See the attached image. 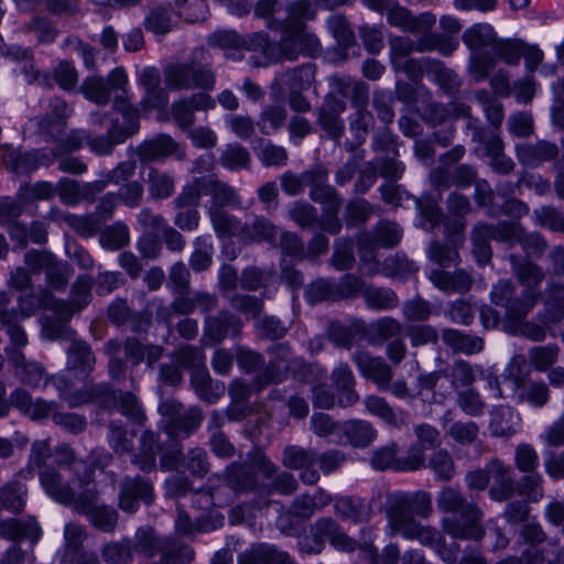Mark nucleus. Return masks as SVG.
<instances>
[{"instance_id": "nucleus-16", "label": "nucleus", "mask_w": 564, "mask_h": 564, "mask_svg": "<svg viewBox=\"0 0 564 564\" xmlns=\"http://www.w3.org/2000/svg\"><path fill=\"white\" fill-rule=\"evenodd\" d=\"M164 83L170 90H208L215 86V76L209 69L198 68L188 63H175L164 68Z\"/></svg>"}, {"instance_id": "nucleus-59", "label": "nucleus", "mask_w": 564, "mask_h": 564, "mask_svg": "<svg viewBox=\"0 0 564 564\" xmlns=\"http://www.w3.org/2000/svg\"><path fill=\"white\" fill-rule=\"evenodd\" d=\"M129 242V229L117 223L100 235V245L108 250H118Z\"/></svg>"}, {"instance_id": "nucleus-17", "label": "nucleus", "mask_w": 564, "mask_h": 564, "mask_svg": "<svg viewBox=\"0 0 564 564\" xmlns=\"http://www.w3.org/2000/svg\"><path fill=\"white\" fill-rule=\"evenodd\" d=\"M135 550L149 557L156 553L162 554L163 564H184L191 561L193 553L188 547L182 546L174 554V545L170 540H159L151 528L139 529L135 533Z\"/></svg>"}, {"instance_id": "nucleus-51", "label": "nucleus", "mask_w": 564, "mask_h": 564, "mask_svg": "<svg viewBox=\"0 0 564 564\" xmlns=\"http://www.w3.org/2000/svg\"><path fill=\"white\" fill-rule=\"evenodd\" d=\"M67 361L73 369L88 372L93 369L95 358L84 341L73 340L67 348Z\"/></svg>"}, {"instance_id": "nucleus-9", "label": "nucleus", "mask_w": 564, "mask_h": 564, "mask_svg": "<svg viewBox=\"0 0 564 564\" xmlns=\"http://www.w3.org/2000/svg\"><path fill=\"white\" fill-rule=\"evenodd\" d=\"M272 359L268 368L257 378L252 387L241 380H234L229 388L232 400L239 402L249 398L252 390L259 391L270 382H278L286 378L290 371H294L300 366V360L292 358L289 347L278 345L271 351Z\"/></svg>"}, {"instance_id": "nucleus-1", "label": "nucleus", "mask_w": 564, "mask_h": 564, "mask_svg": "<svg viewBox=\"0 0 564 564\" xmlns=\"http://www.w3.org/2000/svg\"><path fill=\"white\" fill-rule=\"evenodd\" d=\"M282 36L279 44L269 42L267 34L253 33L241 37L231 30H221L213 33L209 43L226 51V57L234 61L242 59L249 53L254 66H268L282 59L293 61L299 54H312L319 47L318 39L306 31L304 23L291 19L290 9L288 18L280 24Z\"/></svg>"}, {"instance_id": "nucleus-27", "label": "nucleus", "mask_w": 564, "mask_h": 564, "mask_svg": "<svg viewBox=\"0 0 564 564\" xmlns=\"http://www.w3.org/2000/svg\"><path fill=\"white\" fill-rule=\"evenodd\" d=\"M415 434L419 445H414L410 448L402 465L398 466L401 470H415L423 467L425 462L424 451L434 448L441 444L438 431L429 424L417 425L415 427Z\"/></svg>"}, {"instance_id": "nucleus-8", "label": "nucleus", "mask_w": 564, "mask_h": 564, "mask_svg": "<svg viewBox=\"0 0 564 564\" xmlns=\"http://www.w3.org/2000/svg\"><path fill=\"white\" fill-rule=\"evenodd\" d=\"M519 371L520 361L514 358L506 368L501 382L497 378L489 380L491 395L496 399L505 398V388L508 387L512 392L511 398L518 403H527L533 408L544 406L550 398L547 386L544 382H524L520 379Z\"/></svg>"}, {"instance_id": "nucleus-37", "label": "nucleus", "mask_w": 564, "mask_h": 564, "mask_svg": "<svg viewBox=\"0 0 564 564\" xmlns=\"http://www.w3.org/2000/svg\"><path fill=\"white\" fill-rule=\"evenodd\" d=\"M345 110V102L335 97H327L319 110L318 121L322 128L332 137L338 138L343 130V122L338 116Z\"/></svg>"}, {"instance_id": "nucleus-7", "label": "nucleus", "mask_w": 564, "mask_h": 564, "mask_svg": "<svg viewBox=\"0 0 564 564\" xmlns=\"http://www.w3.org/2000/svg\"><path fill=\"white\" fill-rule=\"evenodd\" d=\"M491 239L509 243L519 242L528 256L540 253L544 247V240L535 234L525 236L522 228L516 224H500L494 230L487 225H478L473 232V253L479 265H485L491 259L489 241Z\"/></svg>"}, {"instance_id": "nucleus-36", "label": "nucleus", "mask_w": 564, "mask_h": 564, "mask_svg": "<svg viewBox=\"0 0 564 564\" xmlns=\"http://www.w3.org/2000/svg\"><path fill=\"white\" fill-rule=\"evenodd\" d=\"M516 149L518 160L528 167H535L542 162L551 160L557 153L555 144L544 141L539 142L536 145L519 144Z\"/></svg>"}, {"instance_id": "nucleus-30", "label": "nucleus", "mask_w": 564, "mask_h": 564, "mask_svg": "<svg viewBox=\"0 0 564 564\" xmlns=\"http://www.w3.org/2000/svg\"><path fill=\"white\" fill-rule=\"evenodd\" d=\"M354 361L361 376L371 379L380 390H388L392 378L391 368L380 358H372L368 352L358 351Z\"/></svg>"}, {"instance_id": "nucleus-42", "label": "nucleus", "mask_w": 564, "mask_h": 564, "mask_svg": "<svg viewBox=\"0 0 564 564\" xmlns=\"http://www.w3.org/2000/svg\"><path fill=\"white\" fill-rule=\"evenodd\" d=\"M98 495V490L96 489V494L94 499L89 501L87 505H79L75 501H70L68 505H74L77 509L88 513L90 522L104 530L110 531L115 528L117 523V513L115 510L106 507H96L95 501Z\"/></svg>"}, {"instance_id": "nucleus-28", "label": "nucleus", "mask_w": 564, "mask_h": 564, "mask_svg": "<svg viewBox=\"0 0 564 564\" xmlns=\"http://www.w3.org/2000/svg\"><path fill=\"white\" fill-rule=\"evenodd\" d=\"M138 154L144 162L161 161L170 156L182 160L184 150L167 134H159L144 140L138 148Z\"/></svg>"}, {"instance_id": "nucleus-19", "label": "nucleus", "mask_w": 564, "mask_h": 564, "mask_svg": "<svg viewBox=\"0 0 564 564\" xmlns=\"http://www.w3.org/2000/svg\"><path fill=\"white\" fill-rule=\"evenodd\" d=\"M159 411L162 415L161 424L171 437L180 433L187 435L199 425L202 419L197 409L185 410L181 403L174 400L161 403Z\"/></svg>"}, {"instance_id": "nucleus-53", "label": "nucleus", "mask_w": 564, "mask_h": 564, "mask_svg": "<svg viewBox=\"0 0 564 564\" xmlns=\"http://www.w3.org/2000/svg\"><path fill=\"white\" fill-rule=\"evenodd\" d=\"M213 242L210 236L197 237L189 264L194 271L206 270L212 264Z\"/></svg>"}, {"instance_id": "nucleus-52", "label": "nucleus", "mask_w": 564, "mask_h": 564, "mask_svg": "<svg viewBox=\"0 0 564 564\" xmlns=\"http://www.w3.org/2000/svg\"><path fill=\"white\" fill-rule=\"evenodd\" d=\"M3 162L8 169L24 174L36 170L40 165L34 153H19L13 149H6Z\"/></svg>"}, {"instance_id": "nucleus-20", "label": "nucleus", "mask_w": 564, "mask_h": 564, "mask_svg": "<svg viewBox=\"0 0 564 564\" xmlns=\"http://www.w3.org/2000/svg\"><path fill=\"white\" fill-rule=\"evenodd\" d=\"M176 360L184 367L193 368L192 384L197 395L212 403L215 401L214 394L210 392L212 379L204 366L205 356L198 348L186 346L176 352Z\"/></svg>"}, {"instance_id": "nucleus-18", "label": "nucleus", "mask_w": 564, "mask_h": 564, "mask_svg": "<svg viewBox=\"0 0 564 564\" xmlns=\"http://www.w3.org/2000/svg\"><path fill=\"white\" fill-rule=\"evenodd\" d=\"M307 177H314L315 184L311 191V197L324 204V216L322 227L330 234H337L340 229V221L337 217V209L340 204L335 191L325 184L327 173L324 169L317 167L308 172Z\"/></svg>"}, {"instance_id": "nucleus-64", "label": "nucleus", "mask_w": 564, "mask_h": 564, "mask_svg": "<svg viewBox=\"0 0 564 564\" xmlns=\"http://www.w3.org/2000/svg\"><path fill=\"white\" fill-rule=\"evenodd\" d=\"M522 48L520 44L510 40H498L494 43L489 56L499 57L507 64H516L520 59Z\"/></svg>"}, {"instance_id": "nucleus-21", "label": "nucleus", "mask_w": 564, "mask_h": 564, "mask_svg": "<svg viewBox=\"0 0 564 564\" xmlns=\"http://www.w3.org/2000/svg\"><path fill=\"white\" fill-rule=\"evenodd\" d=\"M514 463L520 471L530 474L523 478V491L530 500L538 501L542 498L543 492L540 487L542 478L535 473L539 467L536 451L530 444H519L514 453Z\"/></svg>"}, {"instance_id": "nucleus-40", "label": "nucleus", "mask_w": 564, "mask_h": 564, "mask_svg": "<svg viewBox=\"0 0 564 564\" xmlns=\"http://www.w3.org/2000/svg\"><path fill=\"white\" fill-rule=\"evenodd\" d=\"M0 534L10 540L29 538L36 543L42 535L39 522L34 518L24 521H4L0 524Z\"/></svg>"}, {"instance_id": "nucleus-11", "label": "nucleus", "mask_w": 564, "mask_h": 564, "mask_svg": "<svg viewBox=\"0 0 564 564\" xmlns=\"http://www.w3.org/2000/svg\"><path fill=\"white\" fill-rule=\"evenodd\" d=\"M510 466L505 465L499 459H492L486 465L484 469H477L466 476L468 488L484 490L490 479L494 485L490 488L489 495L492 500L505 501L513 492V480L510 476Z\"/></svg>"}, {"instance_id": "nucleus-45", "label": "nucleus", "mask_w": 564, "mask_h": 564, "mask_svg": "<svg viewBox=\"0 0 564 564\" xmlns=\"http://www.w3.org/2000/svg\"><path fill=\"white\" fill-rule=\"evenodd\" d=\"M176 22L177 14L170 7H158L150 11L144 25L150 32L162 35L170 32Z\"/></svg>"}, {"instance_id": "nucleus-12", "label": "nucleus", "mask_w": 564, "mask_h": 564, "mask_svg": "<svg viewBox=\"0 0 564 564\" xmlns=\"http://www.w3.org/2000/svg\"><path fill=\"white\" fill-rule=\"evenodd\" d=\"M120 99L121 97L116 99L115 107L121 115L122 124L119 126L118 119H116V121H112L107 137L101 135L89 140V149L96 154H109L116 144L122 143L139 130L138 110L126 105Z\"/></svg>"}, {"instance_id": "nucleus-56", "label": "nucleus", "mask_w": 564, "mask_h": 564, "mask_svg": "<svg viewBox=\"0 0 564 564\" xmlns=\"http://www.w3.org/2000/svg\"><path fill=\"white\" fill-rule=\"evenodd\" d=\"M314 77L315 68L313 65L307 64L286 72L282 76V83L289 85L291 90H304L311 86Z\"/></svg>"}, {"instance_id": "nucleus-57", "label": "nucleus", "mask_w": 564, "mask_h": 564, "mask_svg": "<svg viewBox=\"0 0 564 564\" xmlns=\"http://www.w3.org/2000/svg\"><path fill=\"white\" fill-rule=\"evenodd\" d=\"M156 457V442L152 432H145L141 437V453L134 456L132 463L147 471L154 467Z\"/></svg>"}, {"instance_id": "nucleus-54", "label": "nucleus", "mask_w": 564, "mask_h": 564, "mask_svg": "<svg viewBox=\"0 0 564 564\" xmlns=\"http://www.w3.org/2000/svg\"><path fill=\"white\" fill-rule=\"evenodd\" d=\"M558 357V347L555 345L538 346L529 351V360L531 366L540 371H546L554 365Z\"/></svg>"}, {"instance_id": "nucleus-3", "label": "nucleus", "mask_w": 564, "mask_h": 564, "mask_svg": "<svg viewBox=\"0 0 564 564\" xmlns=\"http://www.w3.org/2000/svg\"><path fill=\"white\" fill-rule=\"evenodd\" d=\"M54 463L56 467L40 471L41 485L48 497L59 503L75 501L79 505H87L94 499L93 470L84 460L76 459L67 445L55 449Z\"/></svg>"}, {"instance_id": "nucleus-22", "label": "nucleus", "mask_w": 564, "mask_h": 564, "mask_svg": "<svg viewBox=\"0 0 564 564\" xmlns=\"http://www.w3.org/2000/svg\"><path fill=\"white\" fill-rule=\"evenodd\" d=\"M314 545H308V538L300 541V547L303 552L318 553L322 550V544L325 539L329 540L330 544L340 551H351L355 549V542L341 532L337 524L330 519H322L317 521L313 528Z\"/></svg>"}, {"instance_id": "nucleus-46", "label": "nucleus", "mask_w": 564, "mask_h": 564, "mask_svg": "<svg viewBox=\"0 0 564 564\" xmlns=\"http://www.w3.org/2000/svg\"><path fill=\"white\" fill-rule=\"evenodd\" d=\"M289 556L273 545L259 544L252 547L250 555L245 554L239 564H286Z\"/></svg>"}, {"instance_id": "nucleus-48", "label": "nucleus", "mask_w": 564, "mask_h": 564, "mask_svg": "<svg viewBox=\"0 0 564 564\" xmlns=\"http://www.w3.org/2000/svg\"><path fill=\"white\" fill-rule=\"evenodd\" d=\"M443 339L454 350L464 354L479 352L484 347L481 338L463 334L456 329L445 330Z\"/></svg>"}, {"instance_id": "nucleus-31", "label": "nucleus", "mask_w": 564, "mask_h": 564, "mask_svg": "<svg viewBox=\"0 0 564 564\" xmlns=\"http://www.w3.org/2000/svg\"><path fill=\"white\" fill-rule=\"evenodd\" d=\"M215 100L207 94H197L189 99H180L172 105V116L178 127L185 129L194 122L195 110L215 108Z\"/></svg>"}, {"instance_id": "nucleus-24", "label": "nucleus", "mask_w": 564, "mask_h": 564, "mask_svg": "<svg viewBox=\"0 0 564 564\" xmlns=\"http://www.w3.org/2000/svg\"><path fill=\"white\" fill-rule=\"evenodd\" d=\"M91 279L88 275H82L73 285L70 303H65L53 297L43 300L42 305L52 310L59 319H68L75 311L86 306L90 299Z\"/></svg>"}, {"instance_id": "nucleus-29", "label": "nucleus", "mask_w": 564, "mask_h": 564, "mask_svg": "<svg viewBox=\"0 0 564 564\" xmlns=\"http://www.w3.org/2000/svg\"><path fill=\"white\" fill-rule=\"evenodd\" d=\"M387 18L389 24L419 35L427 33L436 21L435 17L429 12L417 17L411 15L406 9L399 7L397 3L389 10Z\"/></svg>"}, {"instance_id": "nucleus-41", "label": "nucleus", "mask_w": 564, "mask_h": 564, "mask_svg": "<svg viewBox=\"0 0 564 564\" xmlns=\"http://www.w3.org/2000/svg\"><path fill=\"white\" fill-rule=\"evenodd\" d=\"M349 0H297L290 9L291 19L303 23V20L313 19L319 9H333L346 4Z\"/></svg>"}, {"instance_id": "nucleus-33", "label": "nucleus", "mask_w": 564, "mask_h": 564, "mask_svg": "<svg viewBox=\"0 0 564 564\" xmlns=\"http://www.w3.org/2000/svg\"><path fill=\"white\" fill-rule=\"evenodd\" d=\"M152 486L141 478L126 479L122 484L119 507L127 512H134L139 507V501L149 503L152 501Z\"/></svg>"}, {"instance_id": "nucleus-61", "label": "nucleus", "mask_w": 564, "mask_h": 564, "mask_svg": "<svg viewBox=\"0 0 564 564\" xmlns=\"http://www.w3.org/2000/svg\"><path fill=\"white\" fill-rule=\"evenodd\" d=\"M83 93L86 99L105 105L110 98V91L106 82L100 77H89L83 85Z\"/></svg>"}, {"instance_id": "nucleus-58", "label": "nucleus", "mask_w": 564, "mask_h": 564, "mask_svg": "<svg viewBox=\"0 0 564 564\" xmlns=\"http://www.w3.org/2000/svg\"><path fill=\"white\" fill-rule=\"evenodd\" d=\"M364 297L366 304L373 310H388L397 305L395 294L388 289L366 288Z\"/></svg>"}, {"instance_id": "nucleus-35", "label": "nucleus", "mask_w": 564, "mask_h": 564, "mask_svg": "<svg viewBox=\"0 0 564 564\" xmlns=\"http://www.w3.org/2000/svg\"><path fill=\"white\" fill-rule=\"evenodd\" d=\"M489 429L495 436L509 437L520 429V415L510 406H500L491 412Z\"/></svg>"}, {"instance_id": "nucleus-10", "label": "nucleus", "mask_w": 564, "mask_h": 564, "mask_svg": "<svg viewBox=\"0 0 564 564\" xmlns=\"http://www.w3.org/2000/svg\"><path fill=\"white\" fill-rule=\"evenodd\" d=\"M496 41L494 28L488 23L474 24L463 33V42L471 51L468 72L476 82L487 78L495 67V59L481 52L488 50L490 53Z\"/></svg>"}, {"instance_id": "nucleus-25", "label": "nucleus", "mask_w": 564, "mask_h": 564, "mask_svg": "<svg viewBox=\"0 0 564 564\" xmlns=\"http://www.w3.org/2000/svg\"><path fill=\"white\" fill-rule=\"evenodd\" d=\"M138 82L144 88L142 109L148 112L152 109L162 111L169 102L167 91L161 87V75L153 66L143 67L138 74Z\"/></svg>"}, {"instance_id": "nucleus-47", "label": "nucleus", "mask_w": 564, "mask_h": 564, "mask_svg": "<svg viewBox=\"0 0 564 564\" xmlns=\"http://www.w3.org/2000/svg\"><path fill=\"white\" fill-rule=\"evenodd\" d=\"M241 328L238 318L230 314H221L217 319L208 321L206 326V336L212 340L219 343L228 336H236Z\"/></svg>"}, {"instance_id": "nucleus-44", "label": "nucleus", "mask_w": 564, "mask_h": 564, "mask_svg": "<svg viewBox=\"0 0 564 564\" xmlns=\"http://www.w3.org/2000/svg\"><path fill=\"white\" fill-rule=\"evenodd\" d=\"M333 382L338 391L341 392L339 397V404L349 406L357 402L358 394L352 389L354 375L347 365H339L333 371Z\"/></svg>"}, {"instance_id": "nucleus-15", "label": "nucleus", "mask_w": 564, "mask_h": 564, "mask_svg": "<svg viewBox=\"0 0 564 564\" xmlns=\"http://www.w3.org/2000/svg\"><path fill=\"white\" fill-rule=\"evenodd\" d=\"M458 47V41L454 39L442 40L436 36H429L421 40L416 45L412 41L401 36L390 40V55L392 65L398 69L408 72L406 57L414 51L436 50L444 55L452 54Z\"/></svg>"}, {"instance_id": "nucleus-23", "label": "nucleus", "mask_w": 564, "mask_h": 564, "mask_svg": "<svg viewBox=\"0 0 564 564\" xmlns=\"http://www.w3.org/2000/svg\"><path fill=\"white\" fill-rule=\"evenodd\" d=\"M25 264L33 272L45 270L47 284L54 290L62 289L69 278L68 267L65 263L58 262L52 253L46 251L26 252Z\"/></svg>"}, {"instance_id": "nucleus-49", "label": "nucleus", "mask_w": 564, "mask_h": 564, "mask_svg": "<svg viewBox=\"0 0 564 564\" xmlns=\"http://www.w3.org/2000/svg\"><path fill=\"white\" fill-rule=\"evenodd\" d=\"M485 152L490 160V165L496 172L508 173L512 170L513 162L502 153V142L497 134H490L485 143Z\"/></svg>"}, {"instance_id": "nucleus-13", "label": "nucleus", "mask_w": 564, "mask_h": 564, "mask_svg": "<svg viewBox=\"0 0 564 564\" xmlns=\"http://www.w3.org/2000/svg\"><path fill=\"white\" fill-rule=\"evenodd\" d=\"M192 501L197 508L206 510V514L200 516L195 522L182 510H178L175 520V529L178 533L191 535L196 532H209L220 528L224 523V517L213 506H220L216 498L209 491H198L193 494Z\"/></svg>"}, {"instance_id": "nucleus-50", "label": "nucleus", "mask_w": 564, "mask_h": 564, "mask_svg": "<svg viewBox=\"0 0 564 564\" xmlns=\"http://www.w3.org/2000/svg\"><path fill=\"white\" fill-rule=\"evenodd\" d=\"M123 349L127 358L134 365L147 361L151 366L162 355V349L159 346H144L135 339H128Z\"/></svg>"}, {"instance_id": "nucleus-62", "label": "nucleus", "mask_w": 564, "mask_h": 564, "mask_svg": "<svg viewBox=\"0 0 564 564\" xmlns=\"http://www.w3.org/2000/svg\"><path fill=\"white\" fill-rule=\"evenodd\" d=\"M220 160L224 167L235 171L246 167L250 161V155L243 147L229 144L224 150Z\"/></svg>"}, {"instance_id": "nucleus-4", "label": "nucleus", "mask_w": 564, "mask_h": 564, "mask_svg": "<svg viewBox=\"0 0 564 564\" xmlns=\"http://www.w3.org/2000/svg\"><path fill=\"white\" fill-rule=\"evenodd\" d=\"M431 512V497L426 492H397L389 498L388 522L393 532L406 540L432 543L440 540V532L419 524L414 514L427 517Z\"/></svg>"}, {"instance_id": "nucleus-26", "label": "nucleus", "mask_w": 564, "mask_h": 564, "mask_svg": "<svg viewBox=\"0 0 564 564\" xmlns=\"http://www.w3.org/2000/svg\"><path fill=\"white\" fill-rule=\"evenodd\" d=\"M402 237V230L395 223L380 221L376 229V237L367 238L360 242L359 254L364 263L376 260L377 247L391 248L398 245Z\"/></svg>"}, {"instance_id": "nucleus-14", "label": "nucleus", "mask_w": 564, "mask_h": 564, "mask_svg": "<svg viewBox=\"0 0 564 564\" xmlns=\"http://www.w3.org/2000/svg\"><path fill=\"white\" fill-rule=\"evenodd\" d=\"M202 195H210L213 198V207L218 208L225 205H239L240 202L235 191L215 180L213 176L200 177L194 181L192 185L183 188L177 197L180 206H197Z\"/></svg>"}, {"instance_id": "nucleus-39", "label": "nucleus", "mask_w": 564, "mask_h": 564, "mask_svg": "<svg viewBox=\"0 0 564 564\" xmlns=\"http://www.w3.org/2000/svg\"><path fill=\"white\" fill-rule=\"evenodd\" d=\"M347 442L355 447H366L377 437L373 426L364 420H350L341 424Z\"/></svg>"}, {"instance_id": "nucleus-34", "label": "nucleus", "mask_w": 564, "mask_h": 564, "mask_svg": "<svg viewBox=\"0 0 564 564\" xmlns=\"http://www.w3.org/2000/svg\"><path fill=\"white\" fill-rule=\"evenodd\" d=\"M106 187V182L95 181L86 184H78L77 182L64 178L57 184V194L61 200L67 205H76L80 200L94 196L96 193L101 192Z\"/></svg>"}, {"instance_id": "nucleus-6", "label": "nucleus", "mask_w": 564, "mask_h": 564, "mask_svg": "<svg viewBox=\"0 0 564 564\" xmlns=\"http://www.w3.org/2000/svg\"><path fill=\"white\" fill-rule=\"evenodd\" d=\"M440 510L449 513L442 520L443 530L454 539L479 540L485 534L480 521L481 510L465 501L462 494L453 488H444L437 496Z\"/></svg>"}, {"instance_id": "nucleus-43", "label": "nucleus", "mask_w": 564, "mask_h": 564, "mask_svg": "<svg viewBox=\"0 0 564 564\" xmlns=\"http://www.w3.org/2000/svg\"><path fill=\"white\" fill-rule=\"evenodd\" d=\"M365 405L370 415L381 419L390 426L398 427L405 422L402 412H395L384 399L378 395H368L365 399Z\"/></svg>"}, {"instance_id": "nucleus-60", "label": "nucleus", "mask_w": 564, "mask_h": 564, "mask_svg": "<svg viewBox=\"0 0 564 564\" xmlns=\"http://www.w3.org/2000/svg\"><path fill=\"white\" fill-rule=\"evenodd\" d=\"M228 486L234 490L252 489L254 487V476L246 465H232L227 470Z\"/></svg>"}, {"instance_id": "nucleus-2", "label": "nucleus", "mask_w": 564, "mask_h": 564, "mask_svg": "<svg viewBox=\"0 0 564 564\" xmlns=\"http://www.w3.org/2000/svg\"><path fill=\"white\" fill-rule=\"evenodd\" d=\"M511 261L520 282L527 286V290L520 300L510 301V296L513 293L511 282L499 281L490 293L491 301L496 305L506 306V321L503 324L506 332L513 335H522L536 341L543 340L545 330L542 326L523 322V318L536 302L539 292H536L535 288L542 281L543 273L531 261L518 264L513 257Z\"/></svg>"}, {"instance_id": "nucleus-63", "label": "nucleus", "mask_w": 564, "mask_h": 564, "mask_svg": "<svg viewBox=\"0 0 564 564\" xmlns=\"http://www.w3.org/2000/svg\"><path fill=\"white\" fill-rule=\"evenodd\" d=\"M305 297L311 304L326 300H337L335 284H332L327 280L318 279L308 285Z\"/></svg>"}, {"instance_id": "nucleus-32", "label": "nucleus", "mask_w": 564, "mask_h": 564, "mask_svg": "<svg viewBox=\"0 0 564 564\" xmlns=\"http://www.w3.org/2000/svg\"><path fill=\"white\" fill-rule=\"evenodd\" d=\"M316 462L317 456L303 448L289 447L284 451L283 464L292 469H301V479L305 484L313 485L318 480L319 474L315 469Z\"/></svg>"}, {"instance_id": "nucleus-38", "label": "nucleus", "mask_w": 564, "mask_h": 564, "mask_svg": "<svg viewBox=\"0 0 564 564\" xmlns=\"http://www.w3.org/2000/svg\"><path fill=\"white\" fill-rule=\"evenodd\" d=\"M429 279L437 289L446 293L465 292L471 283L470 276L462 270L452 275L441 269H434L429 273Z\"/></svg>"}, {"instance_id": "nucleus-5", "label": "nucleus", "mask_w": 564, "mask_h": 564, "mask_svg": "<svg viewBox=\"0 0 564 564\" xmlns=\"http://www.w3.org/2000/svg\"><path fill=\"white\" fill-rule=\"evenodd\" d=\"M209 217L213 228L220 239L239 234L240 239L245 242L268 241L273 246H279L288 254L296 256L302 251L301 241L295 235L281 232L278 241V228L263 218H257L251 228L246 227L239 230L237 219L219 208H210Z\"/></svg>"}, {"instance_id": "nucleus-55", "label": "nucleus", "mask_w": 564, "mask_h": 564, "mask_svg": "<svg viewBox=\"0 0 564 564\" xmlns=\"http://www.w3.org/2000/svg\"><path fill=\"white\" fill-rule=\"evenodd\" d=\"M401 332V325L395 319L386 317L371 324L369 335L375 344H381L388 339L399 338Z\"/></svg>"}]
</instances>
